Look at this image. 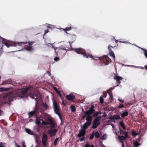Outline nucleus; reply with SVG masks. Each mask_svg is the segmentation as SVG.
Here are the masks:
<instances>
[{
	"instance_id": "37",
	"label": "nucleus",
	"mask_w": 147,
	"mask_h": 147,
	"mask_svg": "<svg viewBox=\"0 0 147 147\" xmlns=\"http://www.w3.org/2000/svg\"><path fill=\"white\" fill-rule=\"evenodd\" d=\"M100 102L101 104H102L103 103V102H104V99H103V97L102 96H100Z\"/></svg>"
},
{
	"instance_id": "34",
	"label": "nucleus",
	"mask_w": 147,
	"mask_h": 147,
	"mask_svg": "<svg viewBox=\"0 0 147 147\" xmlns=\"http://www.w3.org/2000/svg\"><path fill=\"white\" fill-rule=\"evenodd\" d=\"M59 111L58 112L57 111H55V113L58 115V116L59 117L61 121L62 120L61 117V115L59 113Z\"/></svg>"
},
{
	"instance_id": "6",
	"label": "nucleus",
	"mask_w": 147,
	"mask_h": 147,
	"mask_svg": "<svg viewBox=\"0 0 147 147\" xmlns=\"http://www.w3.org/2000/svg\"><path fill=\"white\" fill-rule=\"evenodd\" d=\"M28 87H29L30 88V91H31V92L29 94H28V93H26V94H25L24 95L25 96H27V97H28V94H30L31 95L30 96V97L32 99H34L35 100L36 102V104H35V109L36 108V105H37V98H35L34 97V96H36V97H37L35 95V94H32V95H31V94L32 93V89L30 87H27L26 88H25L23 89L22 90H24V89H26V88H27Z\"/></svg>"
},
{
	"instance_id": "41",
	"label": "nucleus",
	"mask_w": 147,
	"mask_h": 147,
	"mask_svg": "<svg viewBox=\"0 0 147 147\" xmlns=\"http://www.w3.org/2000/svg\"><path fill=\"white\" fill-rule=\"evenodd\" d=\"M110 125H111L113 129L114 130H116L117 128L116 127L114 126V125L113 123H111Z\"/></svg>"
},
{
	"instance_id": "42",
	"label": "nucleus",
	"mask_w": 147,
	"mask_h": 147,
	"mask_svg": "<svg viewBox=\"0 0 147 147\" xmlns=\"http://www.w3.org/2000/svg\"><path fill=\"white\" fill-rule=\"evenodd\" d=\"M6 88H0V92H3L6 90Z\"/></svg>"
},
{
	"instance_id": "62",
	"label": "nucleus",
	"mask_w": 147,
	"mask_h": 147,
	"mask_svg": "<svg viewBox=\"0 0 147 147\" xmlns=\"http://www.w3.org/2000/svg\"><path fill=\"white\" fill-rule=\"evenodd\" d=\"M121 142L122 143V147H125L123 141H121Z\"/></svg>"
},
{
	"instance_id": "7",
	"label": "nucleus",
	"mask_w": 147,
	"mask_h": 147,
	"mask_svg": "<svg viewBox=\"0 0 147 147\" xmlns=\"http://www.w3.org/2000/svg\"><path fill=\"white\" fill-rule=\"evenodd\" d=\"M57 131V129H50L48 130V133L50 136L52 137L55 136Z\"/></svg>"
},
{
	"instance_id": "10",
	"label": "nucleus",
	"mask_w": 147,
	"mask_h": 147,
	"mask_svg": "<svg viewBox=\"0 0 147 147\" xmlns=\"http://www.w3.org/2000/svg\"><path fill=\"white\" fill-rule=\"evenodd\" d=\"M47 45L49 47H50L51 45V47L53 48L55 50V55L56 56L58 55V51H57V50H60V49L59 48L54 47V46H53V44L52 43H48V44H47Z\"/></svg>"
},
{
	"instance_id": "2",
	"label": "nucleus",
	"mask_w": 147,
	"mask_h": 147,
	"mask_svg": "<svg viewBox=\"0 0 147 147\" xmlns=\"http://www.w3.org/2000/svg\"><path fill=\"white\" fill-rule=\"evenodd\" d=\"M7 40L5 38L1 37L0 36V44H3L5 45L7 48H9L10 46L11 47H16L17 46H22L24 45V44L27 42H16L12 44H9L6 42V41Z\"/></svg>"
},
{
	"instance_id": "58",
	"label": "nucleus",
	"mask_w": 147,
	"mask_h": 147,
	"mask_svg": "<svg viewBox=\"0 0 147 147\" xmlns=\"http://www.w3.org/2000/svg\"><path fill=\"white\" fill-rule=\"evenodd\" d=\"M49 32V31L48 30V29H47L45 31V33H44V35H45V34L47 33L48 32Z\"/></svg>"
},
{
	"instance_id": "53",
	"label": "nucleus",
	"mask_w": 147,
	"mask_h": 147,
	"mask_svg": "<svg viewBox=\"0 0 147 147\" xmlns=\"http://www.w3.org/2000/svg\"><path fill=\"white\" fill-rule=\"evenodd\" d=\"M91 145L89 144H86L85 145V147H90Z\"/></svg>"
},
{
	"instance_id": "25",
	"label": "nucleus",
	"mask_w": 147,
	"mask_h": 147,
	"mask_svg": "<svg viewBox=\"0 0 147 147\" xmlns=\"http://www.w3.org/2000/svg\"><path fill=\"white\" fill-rule=\"evenodd\" d=\"M25 130L26 132L28 134L30 135H32V132L28 128H26Z\"/></svg>"
},
{
	"instance_id": "54",
	"label": "nucleus",
	"mask_w": 147,
	"mask_h": 147,
	"mask_svg": "<svg viewBox=\"0 0 147 147\" xmlns=\"http://www.w3.org/2000/svg\"><path fill=\"white\" fill-rule=\"evenodd\" d=\"M125 137H128V133L127 131L125 132Z\"/></svg>"
},
{
	"instance_id": "15",
	"label": "nucleus",
	"mask_w": 147,
	"mask_h": 147,
	"mask_svg": "<svg viewBox=\"0 0 147 147\" xmlns=\"http://www.w3.org/2000/svg\"><path fill=\"white\" fill-rule=\"evenodd\" d=\"M85 130H84V129H81L78 135V137L80 138L82 136H84L85 134Z\"/></svg>"
},
{
	"instance_id": "45",
	"label": "nucleus",
	"mask_w": 147,
	"mask_h": 147,
	"mask_svg": "<svg viewBox=\"0 0 147 147\" xmlns=\"http://www.w3.org/2000/svg\"><path fill=\"white\" fill-rule=\"evenodd\" d=\"M54 60L55 61H58L59 60V58L58 57H55L54 59Z\"/></svg>"
},
{
	"instance_id": "63",
	"label": "nucleus",
	"mask_w": 147,
	"mask_h": 147,
	"mask_svg": "<svg viewBox=\"0 0 147 147\" xmlns=\"http://www.w3.org/2000/svg\"><path fill=\"white\" fill-rule=\"evenodd\" d=\"M53 89L55 90L56 91V92H57V91H58V90H57V88L56 87H54Z\"/></svg>"
},
{
	"instance_id": "8",
	"label": "nucleus",
	"mask_w": 147,
	"mask_h": 147,
	"mask_svg": "<svg viewBox=\"0 0 147 147\" xmlns=\"http://www.w3.org/2000/svg\"><path fill=\"white\" fill-rule=\"evenodd\" d=\"M47 141V136L45 133H44L43 135L42 139V143L44 146H46V143Z\"/></svg>"
},
{
	"instance_id": "51",
	"label": "nucleus",
	"mask_w": 147,
	"mask_h": 147,
	"mask_svg": "<svg viewBox=\"0 0 147 147\" xmlns=\"http://www.w3.org/2000/svg\"><path fill=\"white\" fill-rule=\"evenodd\" d=\"M118 101H119L120 102H124V101L122 99H121L120 98H119L118 100Z\"/></svg>"
},
{
	"instance_id": "1",
	"label": "nucleus",
	"mask_w": 147,
	"mask_h": 147,
	"mask_svg": "<svg viewBox=\"0 0 147 147\" xmlns=\"http://www.w3.org/2000/svg\"><path fill=\"white\" fill-rule=\"evenodd\" d=\"M31 91L29 87H28L24 90H22L20 93H17L15 94L12 93H9L6 94L4 96V98L7 102H11L14 100L19 99L21 98L26 97L27 96L24 95L27 93L29 94Z\"/></svg>"
},
{
	"instance_id": "22",
	"label": "nucleus",
	"mask_w": 147,
	"mask_h": 147,
	"mask_svg": "<svg viewBox=\"0 0 147 147\" xmlns=\"http://www.w3.org/2000/svg\"><path fill=\"white\" fill-rule=\"evenodd\" d=\"M119 125L123 129H125L126 128L123 121H121L119 123Z\"/></svg>"
},
{
	"instance_id": "27",
	"label": "nucleus",
	"mask_w": 147,
	"mask_h": 147,
	"mask_svg": "<svg viewBox=\"0 0 147 147\" xmlns=\"http://www.w3.org/2000/svg\"><path fill=\"white\" fill-rule=\"evenodd\" d=\"M88 123H86V124H85V123L84 124L83 126L82 127L83 128L82 129H84V130L85 129H86L88 126H89L90 125H88Z\"/></svg>"
},
{
	"instance_id": "21",
	"label": "nucleus",
	"mask_w": 147,
	"mask_h": 147,
	"mask_svg": "<svg viewBox=\"0 0 147 147\" xmlns=\"http://www.w3.org/2000/svg\"><path fill=\"white\" fill-rule=\"evenodd\" d=\"M133 145L135 147H138L140 145V144L137 141H134L133 143Z\"/></svg>"
},
{
	"instance_id": "35",
	"label": "nucleus",
	"mask_w": 147,
	"mask_h": 147,
	"mask_svg": "<svg viewBox=\"0 0 147 147\" xmlns=\"http://www.w3.org/2000/svg\"><path fill=\"white\" fill-rule=\"evenodd\" d=\"M59 111L58 112L57 111H55V113L58 115V116L59 117L61 121L62 120L61 117V115L59 113Z\"/></svg>"
},
{
	"instance_id": "24",
	"label": "nucleus",
	"mask_w": 147,
	"mask_h": 147,
	"mask_svg": "<svg viewBox=\"0 0 147 147\" xmlns=\"http://www.w3.org/2000/svg\"><path fill=\"white\" fill-rule=\"evenodd\" d=\"M71 27H66L65 29H63V30L66 33H67L66 31H69L71 29Z\"/></svg>"
},
{
	"instance_id": "17",
	"label": "nucleus",
	"mask_w": 147,
	"mask_h": 147,
	"mask_svg": "<svg viewBox=\"0 0 147 147\" xmlns=\"http://www.w3.org/2000/svg\"><path fill=\"white\" fill-rule=\"evenodd\" d=\"M53 104L55 111H57L58 112H59V109L57 102L55 101L53 102Z\"/></svg>"
},
{
	"instance_id": "56",
	"label": "nucleus",
	"mask_w": 147,
	"mask_h": 147,
	"mask_svg": "<svg viewBox=\"0 0 147 147\" xmlns=\"http://www.w3.org/2000/svg\"><path fill=\"white\" fill-rule=\"evenodd\" d=\"M49 121L50 123V124H52L54 123L53 121L51 119H49Z\"/></svg>"
},
{
	"instance_id": "49",
	"label": "nucleus",
	"mask_w": 147,
	"mask_h": 147,
	"mask_svg": "<svg viewBox=\"0 0 147 147\" xmlns=\"http://www.w3.org/2000/svg\"><path fill=\"white\" fill-rule=\"evenodd\" d=\"M22 146L23 147H26L24 142H22Z\"/></svg>"
},
{
	"instance_id": "57",
	"label": "nucleus",
	"mask_w": 147,
	"mask_h": 147,
	"mask_svg": "<svg viewBox=\"0 0 147 147\" xmlns=\"http://www.w3.org/2000/svg\"><path fill=\"white\" fill-rule=\"evenodd\" d=\"M72 36H73V37L74 39H75L76 38V35H75V34H73L72 35Z\"/></svg>"
},
{
	"instance_id": "3",
	"label": "nucleus",
	"mask_w": 147,
	"mask_h": 147,
	"mask_svg": "<svg viewBox=\"0 0 147 147\" xmlns=\"http://www.w3.org/2000/svg\"><path fill=\"white\" fill-rule=\"evenodd\" d=\"M74 50L77 54H81L83 55L84 57L88 58L89 57L92 58L89 55L87 54L85 52L84 50L81 48H76L74 49Z\"/></svg>"
},
{
	"instance_id": "9",
	"label": "nucleus",
	"mask_w": 147,
	"mask_h": 147,
	"mask_svg": "<svg viewBox=\"0 0 147 147\" xmlns=\"http://www.w3.org/2000/svg\"><path fill=\"white\" fill-rule=\"evenodd\" d=\"M94 107V106L93 105H92L91 107L89 108V110L86 111L85 112L86 113L88 114V115H92L95 111Z\"/></svg>"
},
{
	"instance_id": "44",
	"label": "nucleus",
	"mask_w": 147,
	"mask_h": 147,
	"mask_svg": "<svg viewBox=\"0 0 147 147\" xmlns=\"http://www.w3.org/2000/svg\"><path fill=\"white\" fill-rule=\"evenodd\" d=\"M98 114L99 112H96L93 114V116L94 117H96L98 115Z\"/></svg>"
},
{
	"instance_id": "38",
	"label": "nucleus",
	"mask_w": 147,
	"mask_h": 147,
	"mask_svg": "<svg viewBox=\"0 0 147 147\" xmlns=\"http://www.w3.org/2000/svg\"><path fill=\"white\" fill-rule=\"evenodd\" d=\"M42 124L43 125H49V123H47V122L44 121H42Z\"/></svg>"
},
{
	"instance_id": "29",
	"label": "nucleus",
	"mask_w": 147,
	"mask_h": 147,
	"mask_svg": "<svg viewBox=\"0 0 147 147\" xmlns=\"http://www.w3.org/2000/svg\"><path fill=\"white\" fill-rule=\"evenodd\" d=\"M132 135L134 137L138 135V134L136 133L135 131H134L132 129L131 130Z\"/></svg>"
},
{
	"instance_id": "50",
	"label": "nucleus",
	"mask_w": 147,
	"mask_h": 147,
	"mask_svg": "<svg viewBox=\"0 0 147 147\" xmlns=\"http://www.w3.org/2000/svg\"><path fill=\"white\" fill-rule=\"evenodd\" d=\"M56 92L57 93V94L59 95V96L60 97H61V94L60 92V91H57V92Z\"/></svg>"
},
{
	"instance_id": "18",
	"label": "nucleus",
	"mask_w": 147,
	"mask_h": 147,
	"mask_svg": "<svg viewBox=\"0 0 147 147\" xmlns=\"http://www.w3.org/2000/svg\"><path fill=\"white\" fill-rule=\"evenodd\" d=\"M36 108L35 109V110L33 111H31V112H30L29 113L28 115L30 116H32L33 115H34L36 114Z\"/></svg>"
},
{
	"instance_id": "32",
	"label": "nucleus",
	"mask_w": 147,
	"mask_h": 147,
	"mask_svg": "<svg viewBox=\"0 0 147 147\" xmlns=\"http://www.w3.org/2000/svg\"><path fill=\"white\" fill-rule=\"evenodd\" d=\"M49 125H50V126L51 127V129H53L55 128V125L54 123L52 124H49Z\"/></svg>"
},
{
	"instance_id": "33",
	"label": "nucleus",
	"mask_w": 147,
	"mask_h": 147,
	"mask_svg": "<svg viewBox=\"0 0 147 147\" xmlns=\"http://www.w3.org/2000/svg\"><path fill=\"white\" fill-rule=\"evenodd\" d=\"M107 138V134H104L102 136L101 139L102 140L106 139Z\"/></svg>"
},
{
	"instance_id": "39",
	"label": "nucleus",
	"mask_w": 147,
	"mask_h": 147,
	"mask_svg": "<svg viewBox=\"0 0 147 147\" xmlns=\"http://www.w3.org/2000/svg\"><path fill=\"white\" fill-rule=\"evenodd\" d=\"M94 136V135L93 132L91 134V135L89 137V138L90 140H92Z\"/></svg>"
},
{
	"instance_id": "16",
	"label": "nucleus",
	"mask_w": 147,
	"mask_h": 147,
	"mask_svg": "<svg viewBox=\"0 0 147 147\" xmlns=\"http://www.w3.org/2000/svg\"><path fill=\"white\" fill-rule=\"evenodd\" d=\"M66 98L69 100H72L74 99L75 97L72 94H70L67 95Z\"/></svg>"
},
{
	"instance_id": "46",
	"label": "nucleus",
	"mask_w": 147,
	"mask_h": 147,
	"mask_svg": "<svg viewBox=\"0 0 147 147\" xmlns=\"http://www.w3.org/2000/svg\"><path fill=\"white\" fill-rule=\"evenodd\" d=\"M88 115V114L87 113H86L85 112V114L84 115H83L82 117V119H83L84 118H85V117L86 116Z\"/></svg>"
},
{
	"instance_id": "31",
	"label": "nucleus",
	"mask_w": 147,
	"mask_h": 147,
	"mask_svg": "<svg viewBox=\"0 0 147 147\" xmlns=\"http://www.w3.org/2000/svg\"><path fill=\"white\" fill-rule=\"evenodd\" d=\"M108 93L109 94V99H111V101H112L113 98V96L112 93L109 92Z\"/></svg>"
},
{
	"instance_id": "19",
	"label": "nucleus",
	"mask_w": 147,
	"mask_h": 147,
	"mask_svg": "<svg viewBox=\"0 0 147 147\" xmlns=\"http://www.w3.org/2000/svg\"><path fill=\"white\" fill-rule=\"evenodd\" d=\"M94 135L96 138H99L100 137V135L99 132L98 131L93 132Z\"/></svg>"
},
{
	"instance_id": "12",
	"label": "nucleus",
	"mask_w": 147,
	"mask_h": 147,
	"mask_svg": "<svg viewBox=\"0 0 147 147\" xmlns=\"http://www.w3.org/2000/svg\"><path fill=\"white\" fill-rule=\"evenodd\" d=\"M92 116L89 115H88L86 118V121L85 123V124H86V123H88V125H90L92 123Z\"/></svg>"
},
{
	"instance_id": "36",
	"label": "nucleus",
	"mask_w": 147,
	"mask_h": 147,
	"mask_svg": "<svg viewBox=\"0 0 147 147\" xmlns=\"http://www.w3.org/2000/svg\"><path fill=\"white\" fill-rule=\"evenodd\" d=\"M59 111L58 112L57 111H55V113L58 115V116L59 117L61 121L62 120L61 117V115L59 113Z\"/></svg>"
},
{
	"instance_id": "60",
	"label": "nucleus",
	"mask_w": 147,
	"mask_h": 147,
	"mask_svg": "<svg viewBox=\"0 0 147 147\" xmlns=\"http://www.w3.org/2000/svg\"><path fill=\"white\" fill-rule=\"evenodd\" d=\"M84 138H85V137L83 136V137H82V138H81L80 140V141H82L84 139Z\"/></svg>"
},
{
	"instance_id": "40",
	"label": "nucleus",
	"mask_w": 147,
	"mask_h": 147,
	"mask_svg": "<svg viewBox=\"0 0 147 147\" xmlns=\"http://www.w3.org/2000/svg\"><path fill=\"white\" fill-rule=\"evenodd\" d=\"M59 139V138H57L54 140V145L56 146L57 144V142Z\"/></svg>"
},
{
	"instance_id": "48",
	"label": "nucleus",
	"mask_w": 147,
	"mask_h": 147,
	"mask_svg": "<svg viewBox=\"0 0 147 147\" xmlns=\"http://www.w3.org/2000/svg\"><path fill=\"white\" fill-rule=\"evenodd\" d=\"M124 105L123 104H120L118 106L119 108H123L124 107Z\"/></svg>"
},
{
	"instance_id": "5",
	"label": "nucleus",
	"mask_w": 147,
	"mask_h": 147,
	"mask_svg": "<svg viewBox=\"0 0 147 147\" xmlns=\"http://www.w3.org/2000/svg\"><path fill=\"white\" fill-rule=\"evenodd\" d=\"M27 42L26 43L24 44V45H23L22 46H23L25 45L26 44H27L28 43V44L30 46V47H28V48H22V49L21 50H20L18 51H20L22 50H27L28 51H29L30 52H32L34 51V49L32 47V46H31V45H32L34 43V42Z\"/></svg>"
},
{
	"instance_id": "59",
	"label": "nucleus",
	"mask_w": 147,
	"mask_h": 147,
	"mask_svg": "<svg viewBox=\"0 0 147 147\" xmlns=\"http://www.w3.org/2000/svg\"><path fill=\"white\" fill-rule=\"evenodd\" d=\"M0 147H4L2 142H1L0 144Z\"/></svg>"
},
{
	"instance_id": "52",
	"label": "nucleus",
	"mask_w": 147,
	"mask_h": 147,
	"mask_svg": "<svg viewBox=\"0 0 147 147\" xmlns=\"http://www.w3.org/2000/svg\"><path fill=\"white\" fill-rule=\"evenodd\" d=\"M36 123L37 124H40V121L37 120L36 121Z\"/></svg>"
},
{
	"instance_id": "61",
	"label": "nucleus",
	"mask_w": 147,
	"mask_h": 147,
	"mask_svg": "<svg viewBox=\"0 0 147 147\" xmlns=\"http://www.w3.org/2000/svg\"><path fill=\"white\" fill-rule=\"evenodd\" d=\"M61 99L62 100V103L64 105H65L66 104V103L64 102V101L63 100L62 98H61Z\"/></svg>"
},
{
	"instance_id": "47",
	"label": "nucleus",
	"mask_w": 147,
	"mask_h": 147,
	"mask_svg": "<svg viewBox=\"0 0 147 147\" xmlns=\"http://www.w3.org/2000/svg\"><path fill=\"white\" fill-rule=\"evenodd\" d=\"M107 116V114L105 112L102 115V116H101V117H102L103 118H105Z\"/></svg>"
},
{
	"instance_id": "13",
	"label": "nucleus",
	"mask_w": 147,
	"mask_h": 147,
	"mask_svg": "<svg viewBox=\"0 0 147 147\" xmlns=\"http://www.w3.org/2000/svg\"><path fill=\"white\" fill-rule=\"evenodd\" d=\"M111 120H119L121 119L120 115H114L109 117Z\"/></svg>"
},
{
	"instance_id": "11",
	"label": "nucleus",
	"mask_w": 147,
	"mask_h": 147,
	"mask_svg": "<svg viewBox=\"0 0 147 147\" xmlns=\"http://www.w3.org/2000/svg\"><path fill=\"white\" fill-rule=\"evenodd\" d=\"M122 77H121L116 76L114 78V79L116 80V86H118L119 84L121 83V82L120 81L122 79Z\"/></svg>"
},
{
	"instance_id": "55",
	"label": "nucleus",
	"mask_w": 147,
	"mask_h": 147,
	"mask_svg": "<svg viewBox=\"0 0 147 147\" xmlns=\"http://www.w3.org/2000/svg\"><path fill=\"white\" fill-rule=\"evenodd\" d=\"M49 121L50 123V124H52L54 123L53 121L51 119H49Z\"/></svg>"
},
{
	"instance_id": "64",
	"label": "nucleus",
	"mask_w": 147,
	"mask_h": 147,
	"mask_svg": "<svg viewBox=\"0 0 147 147\" xmlns=\"http://www.w3.org/2000/svg\"><path fill=\"white\" fill-rule=\"evenodd\" d=\"M74 42V41H72V42H69V45H70L71 47H72L71 45V44L72 43Z\"/></svg>"
},
{
	"instance_id": "23",
	"label": "nucleus",
	"mask_w": 147,
	"mask_h": 147,
	"mask_svg": "<svg viewBox=\"0 0 147 147\" xmlns=\"http://www.w3.org/2000/svg\"><path fill=\"white\" fill-rule=\"evenodd\" d=\"M118 138L119 140H120V142L122 141V140H125L126 139V137L124 136H118Z\"/></svg>"
},
{
	"instance_id": "14",
	"label": "nucleus",
	"mask_w": 147,
	"mask_h": 147,
	"mask_svg": "<svg viewBox=\"0 0 147 147\" xmlns=\"http://www.w3.org/2000/svg\"><path fill=\"white\" fill-rule=\"evenodd\" d=\"M110 45H109L108 46V49L109 52V54L110 56L112 57L114 61L115 60V56L114 52L112 51L111 49L110 48Z\"/></svg>"
},
{
	"instance_id": "30",
	"label": "nucleus",
	"mask_w": 147,
	"mask_h": 147,
	"mask_svg": "<svg viewBox=\"0 0 147 147\" xmlns=\"http://www.w3.org/2000/svg\"><path fill=\"white\" fill-rule=\"evenodd\" d=\"M43 105L45 110H46L48 108V106L46 102L43 103Z\"/></svg>"
},
{
	"instance_id": "28",
	"label": "nucleus",
	"mask_w": 147,
	"mask_h": 147,
	"mask_svg": "<svg viewBox=\"0 0 147 147\" xmlns=\"http://www.w3.org/2000/svg\"><path fill=\"white\" fill-rule=\"evenodd\" d=\"M70 109L71 110V111L73 112H74L76 111V108L74 106L72 105L70 106Z\"/></svg>"
},
{
	"instance_id": "43",
	"label": "nucleus",
	"mask_w": 147,
	"mask_h": 147,
	"mask_svg": "<svg viewBox=\"0 0 147 147\" xmlns=\"http://www.w3.org/2000/svg\"><path fill=\"white\" fill-rule=\"evenodd\" d=\"M141 50H143L144 51V55H145V54H146L147 53V51L145 49H144V48H140V49Z\"/></svg>"
},
{
	"instance_id": "20",
	"label": "nucleus",
	"mask_w": 147,
	"mask_h": 147,
	"mask_svg": "<svg viewBox=\"0 0 147 147\" xmlns=\"http://www.w3.org/2000/svg\"><path fill=\"white\" fill-rule=\"evenodd\" d=\"M128 114V112L127 111L124 112L121 114V117H125L127 116Z\"/></svg>"
},
{
	"instance_id": "26",
	"label": "nucleus",
	"mask_w": 147,
	"mask_h": 147,
	"mask_svg": "<svg viewBox=\"0 0 147 147\" xmlns=\"http://www.w3.org/2000/svg\"><path fill=\"white\" fill-rule=\"evenodd\" d=\"M59 48L60 49V50H57V51H58V53L59 52L62 53V50H64L65 51V52L64 53L65 54L67 52V49H66L65 48Z\"/></svg>"
},
{
	"instance_id": "4",
	"label": "nucleus",
	"mask_w": 147,
	"mask_h": 147,
	"mask_svg": "<svg viewBox=\"0 0 147 147\" xmlns=\"http://www.w3.org/2000/svg\"><path fill=\"white\" fill-rule=\"evenodd\" d=\"M101 119V116H99L96 117L94 120L92 124V128L93 129L96 128L100 124V122L99 121Z\"/></svg>"
}]
</instances>
